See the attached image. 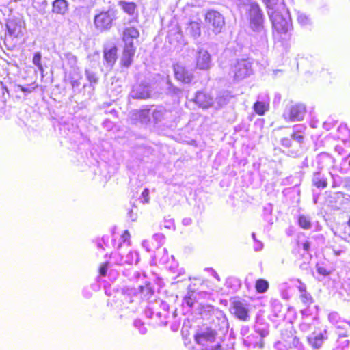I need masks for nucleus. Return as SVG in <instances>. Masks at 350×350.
Listing matches in <instances>:
<instances>
[{"label": "nucleus", "mask_w": 350, "mask_h": 350, "mask_svg": "<svg viewBox=\"0 0 350 350\" xmlns=\"http://www.w3.org/2000/svg\"><path fill=\"white\" fill-rule=\"evenodd\" d=\"M273 25V36L276 42H282L290 38L292 29L291 17L287 12L273 11L270 16Z\"/></svg>", "instance_id": "1"}, {"label": "nucleus", "mask_w": 350, "mask_h": 350, "mask_svg": "<svg viewBox=\"0 0 350 350\" xmlns=\"http://www.w3.org/2000/svg\"><path fill=\"white\" fill-rule=\"evenodd\" d=\"M217 332L211 327L204 330L197 331L193 338L200 350H221V345L217 340Z\"/></svg>", "instance_id": "2"}, {"label": "nucleus", "mask_w": 350, "mask_h": 350, "mask_svg": "<svg viewBox=\"0 0 350 350\" xmlns=\"http://www.w3.org/2000/svg\"><path fill=\"white\" fill-rule=\"evenodd\" d=\"M247 17L250 27L253 31H259L263 28L265 17L258 3L253 2L247 10Z\"/></svg>", "instance_id": "3"}, {"label": "nucleus", "mask_w": 350, "mask_h": 350, "mask_svg": "<svg viewBox=\"0 0 350 350\" xmlns=\"http://www.w3.org/2000/svg\"><path fill=\"white\" fill-rule=\"evenodd\" d=\"M114 12L110 10L101 11L96 14L94 18V23L96 29L104 32L109 31L113 25V21L116 19Z\"/></svg>", "instance_id": "4"}, {"label": "nucleus", "mask_w": 350, "mask_h": 350, "mask_svg": "<svg viewBox=\"0 0 350 350\" xmlns=\"http://www.w3.org/2000/svg\"><path fill=\"white\" fill-rule=\"evenodd\" d=\"M205 22L215 34L219 33L225 25L224 18L217 11L208 10L205 14Z\"/></svg>", "instance_id": "5"}, {"label": "nucleus", "mask_w": 350, "mask_h": 350, "mask_svg": "<svg viewBox=\"0 0 350 350\" xmlns=\"http://www.w3.org/2000/svg\"><path fill=\"white\" fill-rule=\"evenodd\" d=\"M306 112V105L301 103H297L290 105L283 116L288 122L302 121Z\"/></svg>", "instance_id": "6"}, {"label": "nucleus", "mask_w": 350, "mask_h": 350, "mask_svg": "<svg viewBox=\"0 0 350 350\" xmlns=\"http://www.w3.org/2000/svg\"><path fill=\"white\" fill-rule=\"evenodd\" d=\"M230 312L234 317L241 321L250 319V309L248 305L243 300L234 299L231 302Z\"/></svg>", "instance_id": "7"}, {"label": "nucleus", "mask_w": 350, "mask_h": 350, "mask_svg": "<svg viewBox=\"0 0 350 350\" xmlns=\"http://www.w3.org/2000/svg\"><path fill=\"white\" fill-rule=\"evenodd\" d=\"M234 79H243L252 74V62L247 59L237 61L232 68Z\"/></svg>", "instance_id": "8"}, {"label": "nucleus", "mask_w": 350, "mask_h": 350, "mask_svg": "<svg viewBox=\"0 0 350 350\" xmlns=\"http://www.w3.org/2000/svg\"><path fill=\"white\" fill-rule=\"evenodd\" d=\"M173 71L175 79L182 83L189 84L193 79V74L180 63L173 65Z\"/></svg>", "instance_id": "9"}, {"label": "nucleus", "mask_w": 350, "mask_h": 350, "mask_svg": "<svg viewBox=\"0 0 350 350\" xmlns=\"http://www.w3.org/2000/svg\"><path fill=\"white\" fill-rule=\"evenodd\" d=\"M193 100L199 107L203 109L211 107L214 103L213 96L204 90L197 91Z\"/></svg>", "instance_id": "10"}, {"label": "nucleus", "mask_w": 350, "mask_h": 350, "mask_svg": "<svg viewBox=\"0 0 350 350\" xmlns=\"http://www.w3.org/2000/svg\"><path fill=\"white\" fill-rule=\"evenodd\" d=\"M135 53L134 46L124 45L120 61V65L122 68H129L133 62V57Z\"/></svg>", "instance_id": "11"}, {"label": "nucleus", "mask_w": 350, "mask_h": 350, "mask_svg": "<svg viewBox=\"0 0 350 350\" xmlns=\"http://www.w3.org/2000/svg\"><path fill=\"white\" fill-rule=\"evenodd\" d=\"M139 37V31L134 26L126 27L124 28L122 34V40L124 45L134 46L133 40Z\"/></svg>", "instance_id": "12"}, {"label": "nucleus", "mask_w": 350, "mask_h": 350, "mask_svg": "<svg viewBox=\"0 0 350 350\" xmlns=\"http://www.w3.org/2000/svg\"><path fill=\"white\" fill-rule=\"evenodd\" d=\"M131 93L132 97L138 100H146L151 97L148 85L144 83H141L134 86Z\"/></svg>", "instance_id": "13"}, {"label": "nucleus", "mask_w": 350, "mask_h": 350, "mask_svg": "<svg viewBox=\"0 0 350 350\" xmlns=\"http://www.w3.org/2000/svg\"><path fill=\"white\" fill-rule=\"evenodd\" d=\"M211 56L205 50H200L196 55V67L199 70H207L210 68Z\"/></svg>", "instance_id": "14"}, {"label": "nucleus", "mask_w": 350, "mask_h": 350, "mask_svg": "<svg viewBox=\"0 0 350 350\" xmlns=\"http://www.w3.org/2000/svg\"><path fill=\"white\" fill-rule=\"evenodd\" d=\"M24 27L19 21L10 19L6 23V29L10 36L18 38L23 35V29Z\"/></svg>", "instance_id": "15"}, {"label": "nucleus", "mask_w": 350, "mask_h": 350, "mask_svg": "<svg viewBox=\"0 0 350 350\" xmlns=\"http://www.w3.org/2000/svg\"><path fill=\"white\" fill-rule=\"evenodd\" d=\"M134 124H146L150 122V109L137 110L133 114Z\"/></svg>", "instance_id": "16"}, {"label": "nucleus", "mask_w": 350, "mask_h": 350, "mask_svg": "<svg viewBox=\"0 0 350 350\" xmlns=\"http://www.w3.org/2000/svg\"><path fill=\"white\" fill-rule=\"evenodd\" d=\"M118 4L128 16H133L137 14V5L135 2L119 1Z\"/></svg>", "instance_id": "17"}, {"label": "nucleus", "mask_w": 350, "mask_h": 350, "mask_svg": "<svg viewBox=\"0 0 350 350\" xmlns=\"http://www.w3.org/2000/svg\"><path fill=\"white\" fill-rule=\"evenodd\" d=\"M118 48L113 46L103 51L104 60L110 66H113L117 60Z\"/></svg>", "instance_id": "18"}, {"label": "nucleus", "mask_w": 350, "mask_h": 350, "mask_svg": "<svg viewBox=\"0 0 350 350\" xmlns=\"http://www.w3.org/2000/svg\"><path fill=\"white\" fill-rule=\"evenodd\" d=\"M68 10L66 0H55L52 4V12L56 14H64Z\"/></svg>", "instance_id": "19"}, {"label": "nucleus", "mask_w": 350, "mask_h": 350, "mask_svg": "<svg viewBox=\"0 0 350 350\" xmlns=\"http://www.w3.org/2000/svg\"><path fill=\"white\" fill-rule=\"evenodd\" d=\"M312 185L318 189H324L327 187V180L325 178L320 177V172L314 173L312 178Z\"/></svg>", "instance_id": "20"}, {"label": "nucleus", "mask_w": 350, "mask_h": 350, "mask_svg": "<svg viewBox=\"0 0 350 350\" xmlns=\"http://www.w3.org/2000/svg\"><path fill=\"white\" fill-rule=\"evenodd\" d=\"M253 109L258 116H264L269 109V104L268 103L256 101L253 105Z\"/></svg>", "instance_id": "21"}, {"label": "nucleus", "mask_w": 350, "mask_h": 350, "mask_svg": "<svg viewBox=\"0 0 350 350\" xmlns=\"http://www.w3.org/2000/svg\"><path fill=\"white\" fill-rule=\"evenodd\" d=\"M269 287V284L267 280L260 278L256 280L255 282V289L258 293H265Z\"/></svg>", "instance_id": "22"}, {"label": "nucleus", "mask_w": 350, "mask_h": 350, "mask_svg": "<svg viewBox=\"0 0 350 350\" xmlns=\"http://www.w3.org/2000/svg\"><path fill=\"white\" fill-rule=\"evenodd\" d=\"M310 345L315 349H318L323 345V336L321 334L309 338Z\"/></svg>", "instance_id": "23"}, {"label": "nucleus", "mask_w": 350, "mask_h": 350, "mask_svg": "<svg viewBox=\"0 0 350 350\" xmlns=\"http://www.w3.org/2000/svg\"><path fill=\"white\" fill-rule=\"evenodd\" d=\"M298 224L301 228H303L304 230H308V229L310 228V227L312 226L309 218L305 215L299 216Z\"/></svg>", "instance_id": "24"}, {"label": "nucleus", "mask_w": 350, "mask_h": 350, "mask_svg": "<svg viewBox=\"0 0 350 350\" xmlns=\"http://www.w3.org/2000/svg\"><path fill=\"white\" fill-rule=\"evenodd\" d=\"M32 62L41 72H44V68L42 64V55L40 52H36L33 54Z\"/></svg>", "instance_id": "25"}, {"label": "nucleus", "mask_w": 350, "mask_h": 350, "mask_svg": "<svg viewBox=\"0 0 350 350\" xmlns=\"http://www.w3.org/2000/svg\"><path fill=\"white\" fill-rule=\"evenodd\" d=\"M304 131L301 130H293L291 134V138L302 144L304 139Z\"/></svg>", "instance_id": "26"}, {"label": "nucleus", "mask_w": 350, "mask_h": 350, "mask_svg": "<svg viewBox=\"0 0 350 350\" xmlns=\"http://www.w3.org/2000/svg\"><path fill=\"white\" fill-rule=\"evenodd\" d=\"M191 28L193 30V35L194 36H199L200 35V26L198 23L191 22L190 23Z\"/></svg>", "instance_id": "27"}, {"label": "nucleus", "mask_w": 350, "mask_h": 350, "mask_svg": "<svg viewBox=\"0 0 350 350\" xmlns=\"http://www.w3.org/2000/svg\"><path fill=\"white\" fill-rule=\"evenodd\" d=\"M279 0H262V2L268 9H274Z\"/></svg>", "instance_id": "28"}, {"label": "nucleus", "mask_w": 350, "mask_h": 350, "mask_svg": "<svg viewBox=\"0 0 350 350\" xmlns=\"http://www.w3.org/2000/svg\"><path fill=\"white\" fill-rule=\"evenodd\" d=\"M317 271L319 274L323 276H327L331 273V271H329L327 268L323 266H319L318 265H317Z\"/></svg>", "instance_id": "29"}, {"label": "nucleus", "mask_w": 350, "mask_h": 350, "mask_svg": "<svg viewBox=\"0 0 350 350\" xmlns=\"http://www.w3.org/2000/svg\"><path fill=\"white\" fill-rule=\"evenodd\" d=\"M150 192L148 188H145L142 193V198H143L142 202L144 204L148 203L150 201L149 198Z\"/></svg>", "instance_id": "30"}, {"label": "nucleus", "mask_w": 350, "mask_h": 350, "mask_svg": "<svg viewBox=\"0 0 350 350\" xmlns=\"http://www.w3.org/2000/svg\"><path fill=\"white\" fill-rule=\"evenodd\" d=\"M183 300L186 305L189 308L193 307L195 302V298L193 297L191 295L185 296Z\"/></svg>", "instance_id": "31"}, {"label": "nucleus", "mask_w": 350, "mask_h": 350, "mask_svg": "<svg viewBox=\"0 0 350 350\" xmlns=\"http://www.w3.org/2000/svg\"><path fill=\"white\" fill-rule=\"evenodd\" d=\"M108 262H105L103 263L99 268V273L101 276H105L108 269Z\"/></svg>", "instance_id": "32"}, {"label": "nucleus", "mask_w": 350, "mask_h": 350, "mask_svg": "<svg viewBox=\"0 0 350 350\" xmlns=\"http://www.w3.org/2000/svg\"><path fill=\"white\" fill-rule=\"evenodd\" d=\"M282 145L285 148H290L292 146L291 139L288 137H284L281 139Z\"/></svg>", "instance_id": "33"}, {"label": "nucleus", "mask_w": 350, "mask_h": 350, "mask_svg": "<svg viewBox=\"0 0 350 350\" xmlns=\"http://www.w3.org/2000/svg\"><path fill=\"white\" fill-rule=\"evenodd\" d=\"M131 238L130 233L128 230H124L122 234V240L123 242L129 241Z\"/></svg>", "instance_id": "34"}, {"label": "nucleus", "mask_w": 350, "mask_h": 350, "mask_svg": "<svg viewBox=\"0 0 350 350\" xmlns=\"http://www.w3.org/2000/svg\"><path fill=\"white\" fill-rule=\"evenodd\" d=\"M302 247H303V250H304L305 252L308 253L310 249V243L309 241H306L303 244H302Z\"/></svg>", "instance_id": "35"}, {"label": "nucleus", "mask_w": 350, "mask_h": 350, "mask_svg": "<svg viewBox=\"0 0 350 350\" xmlns=\"http://www.w3.org/2000/svg\"><path fill=\"white\" fill-rule=\"evenodd\" d=\"M301 300L304 302H312V299L310 296H308L307 295H301Z\"/></svg>", "instance_id": "36"}, {"label": "nucleus", "mask_w": 350, "mask_h": 350, "mask_svg": "<svg viewBox=\"0 0 350 350\" xmlns=\"http://www.w3.org/2000/svg\"><path fill=\"white\" fill-rule=\"evenodd\" d=\"M146 333V328H143L142 330L141 331V334H145Z\"/></svg>", "instance_id": "37"}, {"label": "nucleus", "mask_w": 350, "mask_h": 350, "mask_svg": "<svg viewBox=\"0 0 350 350\" xmlns=\"http://www.w3.org/2000/svg\"><path fill=\"white\" fill-rule=\"evenodd\" d=\"M347 224L348 226V227L350 228V215H349V217L347 221Z\"/></svg>", "instance_id": "38"}]
</instances>
